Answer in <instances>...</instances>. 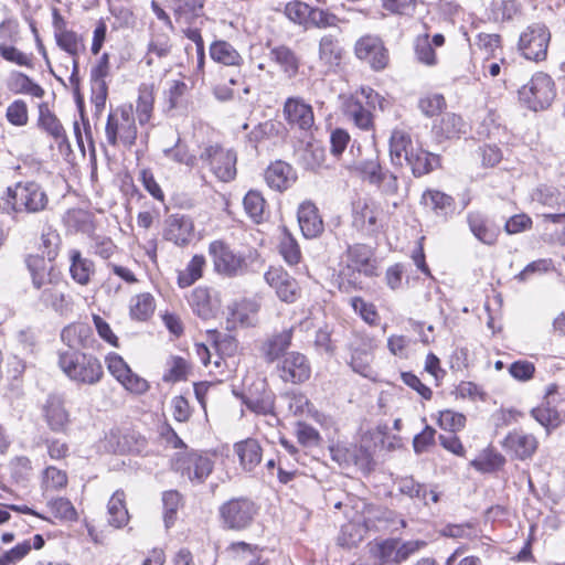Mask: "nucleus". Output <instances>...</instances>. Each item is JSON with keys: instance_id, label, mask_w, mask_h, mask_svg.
Wrapping results in <instances>:
<instances>
[{"instance_id": "c85d7f7f", "label": "nucleus", "mask_w": 565, "mask_h": 565, "mask_svg": "<svg viewBox=\"0 0 565 565\" xmlns=\"http://www.w3.org/2000/svg\"><path fill=\"white\" fill-rule=\"evenodd\" d=\"M503 445L516 458L524 460L535 452L537 440L532 434L514 430L504 438Z\"/></svg>"}, {"instance_id": "09e8293b", "label": "nucleus", "mask_w": 565, "mask_h": 565, "mask_svg": "<svg viewBox=\"0 0 565 565\" xmlns=\"http://www.w3.org/2000/svg\"><path fill=\"white\" fill-rule=\"evenodd\" d=\"M319 56L326 64L332 66L339 64L341 51L338 41L332 35H324L319 43Z\"/></svg>"}, {"instance_id": "37998d69", "label": "nucleus", "mask_w": 565, "mask_h": 565, "mask_svg": "<svg viewBox=\"0 0 565 565\" xmlns=\"http://www.w3.org/2000/svg\"><path fill=\"white\" fill-rule=\"evenodd\" d=\"M154 298L149 292H142L131 298L129 313L135 320L146 321L154 312Z\"/></svg>"}, {"instance_id": "6e6552de", "label": "nucleus", "mask_w": 565, "mask_h": 565, "mask_svg": "<svg viewBox=\"0 0 565 565\" xmlns=\"http://www.w3.org/2000/svg\"><path fill=\"white\" fill-rule=\"evenodd\" d=\"M255 514V504L245 498L232 499L220 507V518L227 530L241 531L248 527Z\"/></svg>"}, {"instance_id": "9b49d317", "label": "nucleus", "mask_w": 565, "mask_h": 565, "mask_svg": "<svg viewBox=\"0 0 565 565\" xmlns=\"http://www.w3.org/2000/svg\"><path fill=\"white\" fill-rule=\"evenodd\" d=\"M108 141H135L137 128L135 124L134 109L131 105H122L111 111L106 125Z\"/></svg>"}, {"instance_id": "49530a36", "label": "nucleus", "mask_w": 565, "mask_h": 565, "mask_svg": "<svg viewBox=\"0 0 565 565\" xmlns=\"http://www.w3.org/2000/svg\"><path fill=\"white\" fill-rule=\"evenodd\" d=\"M171 42L170 38L166 33H157L153 34L147 49L146 55V64L151 66L153 64V60L151 57L154 54L157 57L162 58L170 54L171 52Z\"/></svg>"}, {"instance_id": "72a5a7b5", "label": "nucleus", "mask_w": 565, "mask_h": 565, "mask_svg": "<svg viewBox=\"0 0 565 565\" xmlns=\"http://www.w3.org/2000/svg\"><path fill=\"white\" fill-rule=\"evenodd\" d=\"M294 328L284 329L281 332L273 334L265 342L263 352L267 362L273 363L290 347Z\"/></svg>"}, {"instance_id": "6ab92c4d", "label": "nucleus", "mask_w": 565, "mask_h": 565, "mask_svg": "<svg viewBox=\"0 0 565 565\" xmlns=\"http://www.w3.org/2000/svg\"><path fill=\"white\" fill-rule=\"evenodd\" d=\"M284 113L291 126H296L302 131L312 130L315 126L312 107L301 98H288L284 106Z\"/></svg>"}, {"instance_id": "393cba45", "label": "nucleus", "mask_w": 565, "mask_h": 565, "mask_svg": "<svg viewBox=\"0 0 565 565\" xmlns=\"http://www.w3.org/2000/svg\"><path fill=\"white\" fill-rule=\"evenodd\" d=\"M297 175L292 167L285 161L273 162L265 171V180L269 188L285 191L296 182Z\"/></svg>"}, {"instance_id": "5701e85b", "label": "nucleus", "mask_w": 565, "mask_h": 565, "mask_svg": "<svg viewBox=\"0 0 565 565\" xmlns=\"http://www.w3.org/2000/svg\"><path fill=\"white\" fill-rule=\"evenodd\" d=\"M188 302L199 318L210 320L216 316L220 303L207 287L194 288L188 297Z\"/></svg>"}, {"instance_id": "79ce46f5", "label": "nucleus", "mask_w": 565, "mask_h": 565, "mask_svg": "<svg viewBox=\"0 0 565 565\" xmlns=\"http://www.w3.org/2000/svg\"><path fill=\"white\" fill-rule=\"evenodd\" d=\"M344 113L362 130H369L373 125L371 111L355 98H350L345 102Z\"/></svg>"}, {"instance_id": "4be33fe9", "label": "nucleus", "mask_w": 565, "mask_h": 565, "mask_svg": "<svg viewBox=\"0 0 565 565\" xmlns=\"http://www.w3.org/2000/svg\"><path fill=\"white\" fill-rule=\"evenodd\" d=\"M558 386L554 383L548 384L545 390L544 402L542 405L531 411L532 416L546 429H554L562 423L559 413L552 407L555 403V394L557 393Z\"/></svg>"}, {"instance_id": "2f4dec72", "label": "nucleus", "mask_w": 565, "mask_h": 565, "mask_svg": "<svg viewBox=\"0 0 565 565\" xmlns=\"http://www.w3.org/2000/svg\"><path fill=\"white\" fill-rule=\"evenodd\" d=\"M70 258V274L72 279L81 286H86L90 281V276L95 271L94 263L77 249H71L68 253Z\"/></svg>"}, {"instance_id": "4d7b16f0", "label": "nucleus", "mask_w": 565, "mask_h": 565, "mask_svg": "<svg viewBox=\"0 0 565 565\" xmlns=\"http://www.w3.org/2000/svg\"><path fill=\"white\" fill-rule=\"evenodd\" d=\"M418 107L425 116L434 117L446 107V100L441 94H429L419 99Z\"/></svg>"}, {"instance_id": "e433bc0d", "label": "nucleus", "mask_w": 565, "mask_h": 565, "mask_svg": "<svg viewBox=\"0 0 565 565\" xmlns=\"http://www.w3.org/2000/svg\"><path fill=\"white\" fill-rule=\"evenodd\" d=\"M333 460L344 466L364 467L369 463L370 456L365 449L356 445L350 447H335L331 449Z\"/></svg>"}, {"instance_id": "13d9d810", "label": "nucleus", "mask_w": 565, "mask_h": 565, "mask_svg": "<svg viewBox=\"0 0 565 565\" xmlns=\"http://www.w3.org/2000/svg\"><path fill=\"white\" fill-rule=\"evenodd\" d=\"M49 508L55 518L65 521H75L77 512L72 502L66 498H57L49 502Z\"/></svg>"}, {"instance_id": "ddd939ff", "label": "nucleus", "mask_w": 565, "mask_h": 565, "mask_svg": "<svg viewBox=\"0 0 565 565\" xmlns=\"http://www.w3.org/2000/svg\"><path fill=\"white\" fill-rule=\"evenodd\" d=\"M354 52L359 60L367 63L376 72L384 70L390 61L387 49L376 35L367 34L360 38L354 45Z\"/></svg>"}, {"instance_id": "f03ea898", "label": "nucleus", "mask_w": 565, "mask_h": 565, "mask_svg": "<svg viewBox=\"0 0 565 565\" xmlns=\"http://www.w3.org/2000/svg\"><path fill=\"white\" fill-rule=\"evenodd\" d=\"M353 502V514L345 511V515L350 519V523L343 525L341 534L338 539L339 544L347 547L354 546L360 542L366 531L377 529V522L388 520L391 511L383 510L380 507L369 504L363 500H350Z\"/></svg>"}, {"instance_id": "f257e3e1", "label": "nucleus", "mask_w": 565, "mask_h": 565, "mask_svg": "<svg viewBox=\"0 0 565 565\" xmlns=\"http://www.w3.org/2000/svg\"><path fill=\"white\" fill-rule=\"evenodd\" d=\"M376 143H352L351 160L347 164L358 170L369 183L376 185L382 193L391 195L398 190L397 178L390 171L382 170L377 162Z\"/></svg>"}, {"instance_id": "c9c22d12", "label": "nucleus", "mask_w": 565, "mask_h": 565, "mask_svg": "<svg viewBox=\"0 0 565 565\" xmlns=\"http://www.w3.org/2000/svg\"><path fill=\"white\" fill-rule=\"evenodd\" d=\"M204 158V153L201 152L200 147L194 145L190 147L189 143H174L172 147L163 150V156L180 164L193 167L198 160V156Z\"/></svg>"}, {"instance_id": "3c124183", "label": "nucleus", "mask_w": 565, "mask_h": 565, "mask_svg": "<svg viewBox=\"0 0 565 565\" xmlns=\"http://www.w3.org/2000/svg\"><path fill=\"white\" fill-rule=\"evenodd\" d=\"M371 553L379 561L380 565L385 563H396V541L394 540H385L381 543L375 544L371 548Z\"/></svg>"}, {"instance_id": "a211bd4d", "label": "nucleus", "mask_w": 565, "mask_h": 565, "mask_svg": "<svg viewBox=\"0 0 565 565\" xmlns=\"http://www.w3.org/2000/svg\"><path fill=\"white\" fill-rule=\"evenodd\" d=\"M266 282L275 289L277 297L287 303H292L299 295V287L282 267H270L264 275Z\"/></svg>"}, {"instance_id": "473e14b6", "label": "nucleus", "mask_w": 565, "mask_h": 565, "mask_svg": "<svg viewBox=\"0 0 565 565\" xmlns=\"http://www.w3.org/2000/svg\"><path fill=\"white\" fill-rule=\"evenodd\" d=\"M209 51L211 58L216 63L234 67H241L244 63L243 56L227 41H214Z\"/></svg>"}, {"instance_id": "052dcab7", "label": "nucleus", "mask_w": 565, "mask_h": 565, "mask_svg": "<svg viewBox=\"0 0 565 565\" xmlns=\"http://www.w3.org/2000/svg\"><path fill=\"white\" fill-rule=\"evenodd\" d=\"M351 306L353 310L360 315V317L369 324H375L379 315L375 309V306L371 302H366L361 297H353L351 299Z\"/></svg>"}, {"instance_id": "f3484780", "label": "nucleus", "mask_w": 565, "mask_h": 565, "mask_svg": "<svg viewBox=\"0 0 565 565\" xmlns=\"http://www.w3.org/2000/svg\"><path fill=\"white\" fill-rule=\"evenodd\" d=\"M163 236L177 246H186L195 236L192 217L181 213L169 215L166 220Z\"/></svg>"}, {"instance_id": "39448f33", "label": "nucleus", "mask_w": 565, "mask_h": 565, "mask_svg": "<svg viewBox=\"0 0 565 565\" xmlns=\"http://www.w3.org/2000/svg\"><path fill=\"white\" fill-rule=\"evenodd\" d=\"M388 151L394 166H408L415 177L429 173L439 162L438 156L424 150L422 143H388Z\"/></svg>"}, {"instance_id": "0e129e2a", "label": "nucleus", "mask_w": 565, "mask_h": 565, "mask_svg": "<svg viewBox=\"0 0 565 565\" xmlns=\"http://www.w3.org/2000/svg\"><path fill=\"white\" fill-rule=\"evenodd\" d=\"M43 479L46 488L62 489L67 484V475L53 466L45 468Z\"/></svg>"}, {"instance_id": "774afa93", "label": "nucleus", "mask_w": 565, "mask_h": 565, "mask_svg": "<svg viewBox=\"0 0 565 565\" xmlns=\"http://www.w3.org/2000/svg\"><path fill=\"white\" fill-rule=\"evenodd\" d=\"M120 384L130 393L138 395L146 393L149 388L148 382L131 370L120 381Z\"/></svg>"}, {"instance_id": "338daca9", "label": "nucleus", "mask_w": 565, "mask_h": 565, "mask_svg": "<svg viewBox=\"0 0 565 565\" xmlns=\"http://www.w3.org/2000/svg\"><path fill=\"white\" fill-rule=\"evenodd\" d=\"M107 369L109 373L120 383V381L129 373L130 367L118 354H109L106 358Z\"/></svg>"}, {"instance_id": "1a4fd4ad", "label": "nucleus", "mask_w": 565, "mask_h": 565, "mask_svg": "<svg viewBox=\"0 0 565 565\" xmlns=\"http://www.w3.org/2000/svg\"><path fill=\"white\" fill-rule=\"evenodd\" d=\"M216 273L234 277L243 274L247 267L245 257L234 253L223 241H213L209 246Z\"/></svg>"}, {"instance_id": "9d476101", "label": "nucleus", "mask_w": 565, "mask_h": 565, "mask_svg": "<svg viewBox=\"0 0 565 565\" xmlns=\"http://www.w3.org/2000/svg\"><path fill=\"white\" fill-rule=\"evenodd\" d=\"M382 209L371 199H360L352 206V225L364 235H375L382 228Z\"/></svg>"}, {"instance_id": "4c0bfd02", "label": "nucleus", "mask_w": 565, "mask_h": 565, "mask_svg": "<svg viewBox=\"0 0 565 565\" xmlns=\"http://www.w3.org/2000/svg\"><path fill=\"white\" fill-rule=\"evenodd\" d=\"M467 222L471 233L480 242L487 245L494 244L497 239L495 231L489 226L487 217L480 212H469Z\"/></svg>"}, {"instance_id": "b1692460", "label": "nucleus", "mask_w": 565, "mask_h": 565, "mask_svg": "<svg viewBox=\"0 0 565 565\" xmlns=\"http://www.w3.org/2000/svg\"><path fill=\"white\" fill-rule=\"evenodd\" d=\"M244 404L249 411L256 414L273 415L275 409V394L266 388V383L263 381L254 385V390H250L245 396Z\"/></svg>"}, {"instance_id": "f8f14e48", "label": "nucleus", "mask_w": 565, "mask_h": 565, "mask_svg": "<svg viewBox=\"0 0 565 565\" xmlns=\"http://www.w3.org/2000/svg\"><path fill=\"white\" fill-rule=\"evenodd\" d=\"M174 468L193 483H203L213 470V461L207 455L196 451L177 457Z\"/></svg>"}, {"instance_id": "c756f323", "label": "nucleus", "mask_w": 565, "mask_h": 565, "mask_svg": "<svg viewBox=\"0 0 565 565\" xmlns=\"http://www.w3.org/2000/svg\"><path fill=\"white\" fill-rule=\"evenodd\" d=\"M234 451L239 459V465L245 471L252 472L262 462L263 449L258 440L247 438L234 445Z\"/></svg>"}, {"instance_id": "4468645a", "label": "nucleus", "mask_w": 565, "mask_h": 565, "mask_svg": "<svg viewBox=\"0 0 565 565\" xmlns=\"http://www.w3.org/2000/svg\"><path fill=\"white\" fill-rule=\"evenodd\" d=\"M25 262L34 288L43 291L44 288L64 285L61 273L54 268L50 259L39 255H30Z\"/></svg>"}, {"instance_id": "423d86ee", "label": "nucleus", "mask_w": 565, "mask_h": 565, "mask_svg": "<svg viewBox=\"0 0 565 565\" xmlns=\"http://www.w3.org/2000/svg\"><path fill=\"white\" fill-rule=\"evenodd\" d=\"M518 93L520 102L529 109L543 110L551 106L556 96L555 83L548 74L537 72Z\"/></svg>"}, {"instance_id": "6e6d98bb", "label": "nucleus", "mask_w": 565, "mask_h": 565, "mask_svg": "<svg viewBox=\"0 0 565 565\" xmlns=\"http://www.w3.org/2000/svg\"><path fill=\"white\" fill-rule=\"evenodd\" d=\"M181 502V495L178 491H166L162 495L164 509V524L169 529L175 521L177 511Z\"/></svg>"}, {"instance_id": "603ef678", "label": "nucleus", "mask_w": 565, "mask_h": 565, "mask_svg": "<svg viewBox=\"0 0 565 565\" xmlns=\"http://www.w3.org/2000/svg\"><path fill=\"white\" fill-rule=\"evenodd\" d=\"M311 9L307 3L294 0L285 6V14L294 23L305 24L310 19Z\"/></svg>"}, {"instance_id": "e2e57ef3", "label": "nucleus", "mask_w": 565, "mask_h": 565, "mask_svg": "<svg viewBox=\"0 0 565 565\" xmlns=\"http://www.w3.org/2000/svg\"><path fill=\"white\" fill-rule=\"evenodd\" d=\"M0 55L8 62L20 66L31 67V58L15 46L0 44Z\"/></svg>"}, {"instance_id": "c03bdc74", "label": "nucleus", "mask_w": 565, "mask_h": 565, "mask_svg": "<svg viewBox=\"0 0 565 565\" xmlns=\"http://www.w3.org/2000/svg\"><path fill=\"white\" fill-rule=\"evenodd\" d=\"M54 38L57 46L72 57H79V53L85 51L83 36L73 30L58 32Z\"/></svg>"}, {"instance_id": "5fc2aeb1", "label": "nucleus", "mask_w": 565, "mask_h": 565, "mask_svg": "<svg viewBox=\"0 0 565 565\" xmlns=\"http://www.w3.org/2000/svg\"><path fill=\"white\" fill-rule=\"evenodd\" d=\"M246 213L256 222L259 223L263 218L265 200L260 193L249 191L243 201Z\"/></svg>"}, {"instance_id": "0eeeda50", "label": "nucleus", "mask_w": 565, "mask_h": 565, "mask_svg": "<svg viewBox=\"0 0 565 565\" xmlns=\"http://www.w3.org/2000/svg\"><path fill=\"white\" fill-rule=\"evenodd\" d=\"M551 41V32L543 23L529 25L520 35L519 50L530 61H544Z\"/></svg>"}, {"instance_id": "8fccbe9b", "label": "nucleus", "mask_w": 565, "mask_h": 565, "mask_svg": "<svg viewBox=\"0 0 565 565\" xmlns=\"http://www.w3.org/2000/svg\"><path fill=\"white\" fill-rule=\"evenodd\" d=\"M153 93L152 89L143 86L139 89V96L136 106V113L140 125L147 124L152 114L153 109Z\"/></svg>"}, {"instance_id": "aec40b11", "label": "nucleus", "mask_w": 565, "mask_h": 565, "mask_svg": "<svg viewBox=\"0 0 565 565\" xmlns=\"http://www.w3.org/2000/svg\"><path fill=\"white\" fill-rule=\"evenodd\" d=\"M352 347L350 361L352 370L364 377H372L374 374L372 367L373 351L376 348L374 339L370 337H362L361 344H352Z\"/></svg>"}, {"instance_id": "cd10ccee", "label": "nucleus", "mask_w": 565, "mask_h": 565, "mask_svg": "<svg viewBox=\"0 0 565 565\" xmlns=\"http://www.w3.org/2000/svg\"><path fill=\"white\" fill-rule=\"evenodd\" d=\"M62 285L44 288L39 297L40 302L61 316H67L73 311L74 301L71 295L61 289Z\"/></svg>"}, {"instance_id": "a18cd8bd", "label": "nucleus", "mask_w": 565, "mask_h": 565, "mask_svg": "<svg viewBox=\"0 0 565 565\" xmlns=\"http://www.w3.org/2000/svg\"><path fill=\"white\" fill-rule=\"evenodd\" d=\"M205 258L202 255H194L189 262L186 268L178 275V286L186 288L193 285L202 277Z\"/></svg>"}, {"instance_id": "20e7f679", "label": "nucleus", "mask_w": 565, "mask_h": 565, "mask_svg": "<svg viewBox=\"0 0 565 565\" xmlns=\"http://www.w3.org/2000/svg\"><path fill=\"white\" fill-rule=\"evenodd\" d=\"M47 203L49 198L42 186L34 181H26L8 188L7 196L0 201V209L6 213H38Z\"/></svg>"}, {"instance_id": "dca6fc26", "label": "nucleus", "mask_w": 565, "mask_h": 565, "mask_svg": "<svg viewBox=\"0 0 565 565\" xmlns=\"http://www.w3.org/2000/svg\"><path fill=\"white\" fill-rule=\"evenodd\" d=\"M206 156L213 173L224 182L233 180L236 175V153L228 149H223L220 143L211 145L206 150Z\"/></svg>"}, {"instance_id": "a878e982", "label": "nucleus", "mask_w": 565, "mask_h": 565, "mask_svg": "<svg viewBox=\"0 0 565 565\" xmlns=\"http://www.w3.org/2000/svg\"><path fill=\"white\" fill-rule=\"evenodd\" d=\"M298 223L306 238L318 237L323 232V221L312 202H303L298 209Z\"/></svg>"}, {"instance_id": "de8ad7c7", "label": "nucleus", "mask_w": 565, "mask_h": 565, "mask_svg": "<svg viewBox=\"0 0 565 565\" xmlns=\"http://www.w3.org/2000/svg\"><path fill=\"white\" fill-rule=\"evenodd\" d=\"M279 253L284 260L290 266L297 265L301 259L300 247L297 241L287 230H284V233L280 237Z\"/></svg>"}, {"instance_id": "f704fd0d", "label": "nucleus", "mask_w": 565, "mask_h": 565, "mask_svg": "<svg viewBox=\"0 0 565 565\" xmlns=\"http://www.w3.org/2000/svg\"><path fill=\"white\" fill-rule=\"evenodd\" d=\"M126 495L122 490L114 492L107 504L108 523L117 529L125 526L129 521V513L125 502Z\"/></svg>"}, {"instance_id": "7c9ffc66", "label": "nucleus", "mask_w": 565, "mask_h": 565, "mask_svg": "<svg viewBox=\"0 0 565 565\" xmlns=\"http://www.w3.org/2000/svg\"><path fill=\"white\" fill-rule=\"evenodd\" d=\"M422 203L436 216L447 220L455 212V200L440 191L428 190L422 195Z\"/></svg>"}, {"instance_id": "2eb2a0df", "label": "nucleus", "mask_w": 565, "mask_h": 565, "mask_svg": "<svg viewBox=\"0 0 565 565\" xmlns=\"http://www.w3.org/2000/svg\"><path fill=\"white\" fill-rule=\"evenodd\" d=\"M279 377L284 382L303 383L311 375V366L306 355L300 352L286 353L277 365Z\"/></svg>"}, {"instance_id": "864d4df0", "label": "nucleus", "mask_w": 565, "mask_h": 565, "mask_svg": "<svg viewBox=\"0 0 565 565\" xmlns=\"http://www.w3.org/2000/svg\"><path fill=\"white\" fill-rule=\"evenodd\" d=\"M40 126L54 139L64 138V129L60 120L46 107L40 106Z\"/></svg>"}, {"instance_id": "412c9836", "label": "nucleus", "mask_w": 565, "mask_h": 565, "mask_svg": "<svg viewBox=\"0 0 565 565\" xmlns=\"http://www.w3.org/2000/svg\"><path fill=\"white\" fill-rule=\"evenodd\" d=\"M43 415L50 429L64 433L70 424V413L64 399L58 395H50L43 405Z\"/></svg>"}, {"instance_id": "680f3d73", "label": "nucleus", "mask_w": 565, "mask_h": 565, "mask_svg": "<svg viewBox=\"0 0 565 565\" xmlns=\"http://www.w3.org/2000/svg\"><path fill=\"white\" fill-rule=\"evenodd\" d=\"M31 551V541L26 540L22 543H19L10 551L3 553L0 556V565H10L21 561Z\"/></svg>"}, {"instance_id": "7ed1b4c3", "label": "nucleus", "mask_w": 565, "mask_h": 565, "mask_svg": "<svg viewBox=\"0 0 565 565\" xmlns=\"http://www.w3.org/2000/svg\"><path fill=\"white\" fill-rule=\"evenodd\" d=\"M57 364L66 377L78 385L93 386L104 377L102 361L79 350L61 351Z\"/></svg>"}, {"instance_id": "bf43d9fd", "label": "nucleus", "mask_w": 565, "mask_h": 565, "mask_svg": "<svg viewBox=\"0 0 565 565\" xmlns=\"http://www.w3.org/2000/svg\"><path fill=\"white\" fill-rule=\"evenodd\" d=\"M438 423L443 429L455 433L465 427L466 417L461 413L446 409L440 412Z\"/></svg>"}, {"instance_id": "69168bd1", "label": "nucleus", "mask_w": 565, "mask_h": 565, "mask_svg": "<svg viewBox=\"0 0 565 565\" xmlns=\"http://www.w3.org/2000/svg\"><path fill=\"white\" fill-rule=\"evenodd\" d=\"M339 19L335 14L330 13L329 11L319 9V8H312L310 13L309 22L320 29L329 28V26H335Z\"/></svg>"}, {"instance_id": "58836bf2", "label": "nucleus", "mask_w": 565, "mask_h": 565, "mask_svg": "<svg viewBox=\"0 0 565 565\" xmlns=\"http://www.w3.org/2000/svg\"><path fill=\"white\" fill-rule=\"evenodd\" d=\"M295 151L302 164L309 169H316L327 161V149L323 143H299Z\"/></svg>"}, {"instance_id": "a19ab883", "label": "nucleus", "mask_w": 565, "mask_h": 565, "mask_svg": "<svg viewBox=\"0 0 565 565\" xmlns=\"http://www.w3.org/2000/svg\"><path fill=\"white\" fill-rule=\"evenodd\" d=\"M465 122L461 117L455 114L444 116L438 125L434 126L435 134L446 140L460 139L461 132H465Z\"/></svg>"}, {"instance_id": "ea45409f", "label": "nucleus", "mask_w": 565, "mask_h": 565, "mask_svg": "<svg viewBox=\"0 0 565 565\" xmlns=\"http://www.w3.org/2000/svg\"><path fill=\"white\" fill-rule=\"evenodd\" d=\"M269 56L289 77L298 73L299 60L290 47L286 45L275 46L270 50Z\"/></svg>"}, {"instance_id": "bb28decb", "label": "nucleus", "mask_w": 565, "mask_h": 565, "mask_svg": "<svg viewBox=\"0 0 565 565\" xmlns=\"http://www.w3.org/2000/svg\"><path fill=\"white\" fill-rule=\"evenodd\" d=\"M348 269L363 273L366 276L375 274V266L373 260V250L365 244L350 245L347 249Z\"/></svg>"}]
</instances>
